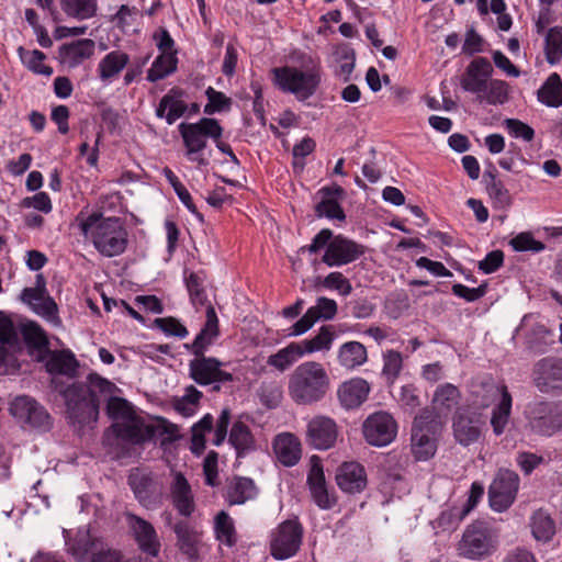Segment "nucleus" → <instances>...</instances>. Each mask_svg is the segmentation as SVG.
<instances>
[{
  "label": "nucleus",
  "instance_id": "nucleus-1",
  "mask_svg": "<svg viewBox=\"0 0 562 562\" xmlns=\"http://www.w3.org/2000/svg\"><path fill=\"white\" fill-rule=\"evenodd\" d=\"M76 222L81 234L91 240L101 256L112 258L127 249L128 232L122 218L103 217L99 212L85 216L81 212L77 215Z\"/></svg>",
  "mask_w": 562,
  "mask_h": 562
},
{
  "label": "nucleus",
  "instance_id": "nucleus-2",
  "mask_svg": "<svg viewBox=\"0 0 562 562\" xmlns=\"http://www.w3.org/2000/svg\"><path fill=\"white\" fill-rule=\"evenodd\" d=\"M330 386V379L322 363L306 361L297 366L289 378V394L296 404L310 405L322 401Z\"/></svg>",
  "mask_w": 562,
  "mask_h": 562
},
{
  "label": "nucleus",
  "instance_id": "nucleus-3",
  "mask_svg": "<svg viewBox=\"0 0 562 562\" xmlns=\"http://www.w3.org/2000/svg\"><path fill=\"white\" fill-rule=\"evenodd\" d=\"M52 383L65 401L66 415L72 426L82 429L86 426L97 423L100 407L95 400H92L91 396L89 397L86 384L77 382L64 386L58 378H53Z\"/></svg>",
  "mask_w": 562,
  "mask_h": 562
},
{
  "label": "nucleus",
  "instance_id": "nucleus-4",
  "mask_svg": "<svg viewBox=\"0 0 562 562\" xmlns=\"http://www.w3.org/2000/svg\"><path fill=\"white\" fill-rule=\"evenodd\" d=\"M178 130L186 148V157L199 166H207L209 159L203 151L207 145V138L218 140L222 137L223 127L218 121L202 117L196 123H180Z\"/></svg>",
  "mask_w": 562,
  "mask_h": 562
},
{
  "label": "nucleus",
  "instance_id": "nucleus-5",
  "mask_svg": "<svg viewBox=\"0 0 562 562\" xmlns=\"http://www.w3.org/2000/svg\"><path fill=\"white\" fill-rule=\"evenodd\" d=\"M273 83L281 91L292 93L299 101H305L315 94L321 81L322 70L313 65L306 70L296 67H276L271 69Z\"/></svg>",
  "mask_w": 562,
  "mask_h": 562
},
{
  "label": "nucleus",
  "instance_id": "nucleus-6",
  "mask_svg": "<svg viewBox=\"0 0 562 562\" xmlns=\"http://www.w3.org/2000/svg\"><path fill=\"white\" fill-rule=\"evenodd\" d=\"M498 548V533L488 522L475 520L464 529L458 542V555L469 560H484Z\"/></svg>",
  "mask_w": 562,
  "mask_h": 562
},
{
  "label": "nucleus",
  "instance_id": "nucleus-7",
  "mask_svg": "<svg viewBox=\"0 0 562 562\" xmlns=\"http://www.w3.org/2000/svg\"><path fill=\"white\" fill-rule=\"evenodd\" d=\"M526 419L533 434L550 437L562 430V402H532L527 406Z\"/></svg>",
  "mask_w": 562,
  "mask_h": 562
},
{
  "label": "nucleus",
  "instance_id": "nucleus-8",
  "mask_svg": "<svg viewBox=\"0 0 562 562\" xmlns=\"http://www.w3.org/2000/svg\"><path fill=\"white\" fill-rule=\"evenodd\" d=\"M436 417L429 411H424L414 419L412 427V452L416 460L426 461L432 458L437 450Z\"/></svg>",
  "mask_w": 562,
  "mask_h": 562
},
{
  "label": "nucleus",
  "instance_id": "nucleus-9",
  "mask_svg": "<svg viewBox=\"0 0 562 562\" xmlns=\"http://www.w3.org/2000/svg\"><path fill=\"white\" fill-rule=\"evenodd\" d=\"M303 527L297 519L282 521L271 533L270 553L277 560L294 557L302 544Z\"/></svg>",
  "mask_w": 562,
  "mask_h": 562
},
{
  "label": "nucleus",
  "instance_id": "nucleus-10",
  "mask_svg": "<svg viewBox=\"0 0 562 562\" xmlns=\"http://www.w3.org/2000/svg\"><path fill=\"white\" fill-rule=\"evenodd\" d=\"M485 426L482 413L472 407H459L452 417V435L460 446L469 447L476 443Z\"/></svg>",
  "mask_w": 562,
  "mask_h": 562
},
{
  "label": "nucleus",
  "instance_id": "nucleus-11",
  "mask_svg": "<svg viewBox=\"0 0 562 562\" xmlns=\"http://www.w3.org/2000/svg\"><path fill=\"white\" fill-rule=\"evenodd\" d=\"M520 479L515 471L499 469L488 487V502L493 510L503 513L515 502Z\"/></svg>",
  "mask_w": 562,
  "mask_h": 562
},
{
  "label": "nucleus",
  "instance_id": "nucleus-12",
  "mask_svg": "<svg viewBox=\"0 0 562 562\" xmlns=\"http://www.w3.org/2000/svg\"><path fill=\"white\" fill-rule=\"evenodd\" d=\"M128 485L135 498L145 508H155L161 503L164 484L156 475L139 469L131 471Z\"/></svg>",
  "mask_w": 562,
  "mask_h": 562
},
{
  "label": "nucleus",
  "instance_id": "nucleus-13",
  "mask_svg": "<svg viewBox=\"0 0 562 562\" xmlns=\"http://www.w3.org/2000/svg\"><path fill=\"white\" fill-rule=\"evenodd\" d=\"M366 441L375 447L390 445L397 435V423L386 412H375L367 417L362 425Z\"/></svg>",
  "mask_w": 562,
  "mask_h": 562
},
{
  "label": "nucleus",
  "instance_id": "nucleus-14",
  "mask_svg": "<svg viewBox=\"0 0 562 562\" xmlns=\"http://www.w3.org/2000/svg\"><path fill=\"white\" fill-rule=\"evenodd\" d=\"M531 378L541 393L562 392V358L540 359L532 368Z\"/></svg>",
  "mask_w": 562,
  "mask_h": 562
},
{
  "label": "nucleus",
  "instance_id": "nucleus-15",
  "mask_svg": "<svg viewBox=\"0 0 562 562\" xmlns=\"http://www.w3.org/2000/svg\"><path fill=\"white\" fill-rule=\"evenodd\" d=\"M223 362L213 357H194L189 363L190 378L199 385L205 386L213 383L232 382L233 374L223 371Z\"/></svg>",
  "mask_w": 562,
  "mask_h": 562
},
{
  "label": "nucleus",
  "instance_id": "nucleus-16",
  "mask_svg": "<svg viewBox=\"0 0 562 562\" xmlns=\"http://www.w3.org/2000/svg\"><path fill=\"white\" fill-rule=\"evenodd\" d=\"M364 246L342 235L335 236L328 244L322 261L328 267H341L359 259Z\"/></svg>",
  "mask_w": 562,
  "mask_h": 562
},
{
  "label": "nucleus",
  "instance_id": "nucleus-17",
  "mask_svg": "<svg viewBox=\"0 0 562 562\" xmlns=\"http://www.w3.org/2000/svg\"><path fill=\"white\" fill-rule=\"evenodd\" d=\"M116 439L123 443L142 445L156 436V425L145 423L144 418L135 415L124 422L111 426Z\"/></svg>",
  "mask_w": 562,
  "mask_h": 562
},
{
  "label": "nucleus",
  "instance_id": "nucleus-18",
  "mask_svg": "<svg viewBox=\"0 0 562 562\" xmlns=\"http://www.w3.org/2000/svg\"><path fill=\"white\" fill-rule=\"evenodd\" d=\"M10 413L20 422L35 428L46 429L50 425V416L46 409L26 395L13 400Z\"/></svg>",
  "mask_w": 562,
  "mask_h": 562
},
{
  "label": "nucleus",
  "instance_id": "nucleus-19",
  "mask_svg": "<svg viewBox=\"0 0 562 562\" xmlns=\"http://www.w3.org/2000/svg\"><path fill=\"white\" fill-rule=\"evenodd\" d=\"M338 437V427L334 419L316 416L307 424L306 442L316 450L330 449Z\"/></svg>",
  "mask_w": 562,
  "mask_h": 562
},
{
  "label": "nucleus",
  "instance_id": "nucleus-20",
  "mask_svg": "<svg viewBox=\"0 0 562 562\" xmlns=\"http://www.w3.org/2000/svg\"><path fill=\"white\" fill-rule=\"evenodd\" d=\"M493 74V66L485 57L474 58L461 78L464 91L480 95L487 89V80Z\"/></svg>",
  "mask_w": 562,
  "mask_h": 562
},
{
  "label": "nucleus",
  "instance_id": "nucleus-21",
  "mask_svg": "<svg viewBox=\"0 0 562 562\" xmlns=\"http://www.w3.org/2000/svg\"><path fill=\"white\" fill-rule=\"evenodd\" d=\"M127 521L139 549L150 557H157L161 544L154 526L135 514H127Z\"/></svg>",
  "mask_w": 562,
  "mask_h": 562
},
{
  "label": "nucleus",
  "instance_id": "nucleus-22",
  "mask_svg": "<svg viewBox=\"0 0 562 562\" xmlns=\"http://www.w3.org/2000/svg\"><path fill=\"white\" fill-rule=\"evenodd\" d=\"M322 200L315 205L317 217H327L329 220L345 221L346 214L338 200L345 196V190L339 184L323 187L317 192Z\"/></svg>",
  "mask_w": 562,
  "mask_h": 562
},
{
  "label": "nucleus",
  "instance_id": "nucleus-23",
  "mask_svg": "<svg viewBox=\"0 0 562 562\" xmlns=\"http://www.w3.org/2000/svg\"><path fill=\"white\" fill-rule=\"evenodd\" d=\"M336 481L339 488L348 494L361 493L368 484L364 467L355 461L344 462L338 468Z\"/></svg>",
  "mask_w": 562,
  "mask_h": 562
},
{
  "label": "nucleus",
  "instance_id": "nucleus-24",
  "mask_svg": "<svg viewBox=\"0 0 562 562\" xmlns=\"http://www.w3.org/2000/svg\"><path fill=\"white\" fill-rule=\"evenodd\" d=\"M108 544L89 530L79 531L69 547V551L78 562H94Z\"/></svg>",
  "mask_w": 562,
  "mask_h": 562
},
{
  "label": "nucleus",
  "instance_id": "nucleus-25",
  "mask_svg": "<svg viewBox=\"0 0 562 562\" xmlns=\"http://www.w3.org/2000/svg\"><path fill=\"white\" fill-rule=\"evenodd\" d=\"M172 530L177 537L179 551L190 561L199 559V547L202 542V532L196 530L187 520H178L173 524Z\"/></svg>",
  "mask_w": 562,
  "mask_h": 562
},
{
  "label": "nucleus",
  "instance_id": "nucleus-26",
  "mask_svg": "<svg viewBox=\"0 0 562 562\" xmlns=\"http://www.w3.org/2000/svg\"><path fill=\"white\" fill-rule=\"evenodd\" d=\"M220 335L218 318L213 305L206 308V322L191 345H186L187 349L194 357L205 356L206 350Z\"/></svg>",
  "mask_w": 562,
  "mask_h": 562
},
{
  "label": "nucleus",
  "instance_id": "nucleus-27",
  "mask_svg": "<svg viewBox=\"0 0 562 562\" xmlns=\"http://www.w3.org/2000/svg\"><path fill=\"white\" fill-rule=\"evenodd\" d=\"M369 383L361 378H353L344 382L337 391L340 404L347 409L359 407L368 398Z\"/></svg>",
  "mask_w": 562,
  "mask_h": 562
},
{
  "label": "nucleus",
  "instance_id": "nucleus-28",
  "mask_svg": "<svg viewBox=\"0 0 562 562\" xmlns=\"http://www.w3.org/2000/svg\"><path fill=\"white\" fill-rule=\"evenodd\" d=\"M171 501L175 508L181 516L190 517L194 512L195 505L191 486L184 475L180 472L175 474L170 486Z\"/></svg>",
  "mask_w": 562,
  "mask_h": 562
},
{
  "label": "nucleus",
  "instance_id": "nucleus-29",
  "mask_svg": "<svg viewBox=\"0 0 562 562\" xmlns=\"http://www.w3.org/2000/svg\"><path fill=\"white\" fill-rule=\"evenodd\" d=\"M273 449L278 460L285 467H293L301 459V442L293 434L278 435L273 441Z\"/></svg>",
  "mask_w": 562,
  "mask_h": 562
},
{
  "label": "nucleus",
  "instance_id": "nucleus-30",
  "mask_svg": "<svg viewBox=\"0 0 562 562\" xmlns=\"http://www.w3.org/2000/svg\"><path fill=\"white\" fill-rule=\"evenodd\" d=\"M95 44L90 38L78 40L59 47V57L69 67H76L94 53Z\"/></svg>",
  "mask_w": 562,
  "mask_h": 562
},
{
  "label": "nucleus",
  "instance_id": "nucleus-31",
  "mask_svg": "<svg viewBox=\"0 0 562 562\" xmlns=\"http://www.w3.org/2000/svg\"><path fill=\"white\" fill-rule=\"evenodd\" d=\"M258 487L254 480L246 476H235L227 486L226 501L229 505H243L255 499Z\"/></svg>",
  "mask_w": 562,
  "mask_h": 562
},
{
  "label": "nucleus",
  "instance_id": "nucleus-32",
  "mask_svg": "<svg viewBox=\"0 0 562 562\" xmlns=\"http://www.w3.org/2000/svg\"><path fill=\"white\" fill-rule=\"evenodd\" d=\"M505 384H497L493 378L485 376L472 384L474 402L482 408L490 407L498 396H503Z\"/></svg>",
  "mask_w": 562,
  "mask_h": 562
},
{
  "label": "nucleus",
  "instance_id": "nucleus-33",
  "mask_svg": "<svg viewBox=\"0 0 562 562\" xmlns=\"http://www.w3.org/2000/svg\"><path fill=\"white\" fill-rule=\"evenodd\" d=\"M78 368L79 361L69 349L52 352L46 362V370L50 374H61L71 379L77 376Z\"/></svg>",
  "mask_w": 562,
  "mask_h": 562
},
{
  "label": "nucleus",
  "instance_id": "nucleus-34",
  "mask_svg": "<svg viewBox=\"0 0 562 562\" xmlns=\"http://www.w3.org/2000/svg\"><path fill=\"white\" fill-rule=\"evenodd\" d=\"M337 360L342 368L355 370L368 361L367 348L359 341H347L339 347Z\"/></svg>",
  "mask_w": 562,
  "mask_h": 562
},
{
  "label": "nucleus",
  "instance_id": "nucleus-35",
  "mask_svg": "<svg viewBox=\"0 0 562 562\" xmlns=\"http://www.w3.org/2000/svg\"><path fill=\"white\" fill-rule=\"evenodd\" d=\"M18 342L19 337L12 319L0 311V368L8 366L12 358L7 347H15Z\"/></svg>",
  "mask_w": 562,
  "mask_h": 562
},
{
  "label": "nucleus",
  "instance_id": "nucleus-36",
  "mask_svg": "<svg viewBox=\"0 0 562 562\" xmlns=\"http://www.w3.org/2000/svg\"><path fill=\"white\" fill-rule=\"evenodd\" d=\"M228 442L236 450L237 458H244L256 449V441L250 428L243 422L233 424L228 436Z\"/></svg>",
  "mask_w": 562,
  "mask_h": 562
},
{
  "label": "nucleus",
  "instance_id": "nucleus-37",
  "mask_svg": "<svg viewBox=\"0 0 562 562\" xmlns=\"http://www.w3.org/2000/svg\"><path fill=\"white\" fill-rule=\"evenodd\" d=\"M483 179L486 184L488 196L493 201L494 207L498 210H505L509 207L513 203L512 195L503 181L496 178L495 172L486 170L483 175Z\"/></svg>",
  "mask_w": 562,
  "mask_h": 562
},
{
  "label": "nucleus",
  "instance_id": "nucleus-38",
  "mask_svg": "<svg viewBox=\"0 0 562 562\" xmlns=\"http://www.w3.org/2000/svg\"><path fill=\"white\" fill-rule=\"evenodd\" d=\"M513 397L508 389H504V393L499 402L494 406L491 414V426L495 436H501L509 423L512 415Z\"/></svg>",
  "mask_w": 562,
  "mask_h": 562
},
{
  "label": "nucleus",
  "instance_id": "nucleus-39",
  "mask_svg": "<svg viewBox=\"0 0 562 562\" xmlns=\"http://www.w3.org/2000/svg\"><path fill=\"white\" fill-rule=\"evenodd\" d=\"M538 100L550 108L562 105V80L561 77L551 74L537 92Z\"/></svg>",
  "mask_w": 562,
  "mask_h": 562
},
{
  "label": "nucleus",
  "instance_id": "nucleus-40",
  "mask_svg": "<svg viewBox=\"0 0 562 562\" xmlns=\"http://www.w3.org/2000/svg\"><path fill=\"white\" fill-rule=\"evenodd\" d=\"M130 57L121 50L106 54L99 63L98 70L101 80L106 81L120 74L128 64Z\"/></svg>",
  "mask_w": 562,
  "mask_h": 562
},
{
  "label": "nucleus",
  "instance_id": "nucleus-41",
  "mask_svg": "<svg viewBox=\"0 0 562 562\" xmlns=\"http://www.w3.org/2000/svg\"><path fill=\"white\" fill-rule=\"evenodd\" d=\"M215 539L228 548L237 543V532L232 517L225 510H221L214 518Z\"/></svg>",
  "mask_w": 562,
  "mask_h": 562
},
{
  "label": "nucleus",
  "instance_id": "nucleus-42",
  "mask_svg": "<svg viewBox=\"0 0 562 562\" xmlns=\"http://www.w3.org/2000/svg\"><path fill=\"white\" fill-rule=\"evenodd\" d=\"M301 357H303V351L300 345L297 342H291L276 353L270 355L267 359V364L280 372H284Z\"/></svg>",
  "mask_w": 562,
  "mask_h": 562
},
{
  "label": "nucleus",
  "instance_id": "nucleus-43",
  "mask_svg": "<svg viewBox=\"0 0 562 562\" xmlns=\"http://www.w3.org/2000/svg\"><path fill=\"white\" fill-rule=\"evenodd\" d=\"M531 532L536 540L548 542L555 533V522L542 508L536 510L530 521Z\"/></svg>",
  "mask_w": 562,
  "mask_h": 562
},
{
  "label": "nucleus",
  "instance_id": "nucleus-44",
  "mask_svg": "<svg viewBox=\"0 0 562 562\" xmlns=\"http://www.w3.org/2000/svg\"><path fill=\"white\" fill-rule=\"evenodd\" d=\"M335 339V333L330 325H324L319 328L318 333L310 338L297 342L303 351V356L306 353H313L317 351H327L331 348Z\"/></svg>",
  "mask_w": 562,
  "mask_h": 562
},
{
  "label": "nucleus",
  "instance_id": "nucleus-45",
  "mask_svg": "<svg viewBox=\"0 0 562 562\" xmlns=\"http://www.w3.org/2000/svg\"><path fill=\"white\" fill-rule=\"evenodd\" d=\"M178 58L175 54H160L147 71V80L156 82L177 70Z\"/></svg>",
  "mask_w": 562,
  "mask_h": 562
},
{
  "label": "nucleus",
  "instance_id": "nucleus-46",
  "mask_svg": "<svg viewBox=\"0 0 562 562\" xmlns=\"http://www.w3.org/2000/svg\"><path fill=\"white\" fill-rule=\"evenodd\" d=\"M460 400V392L457 386L447 383L439 386L434 395V405L440 414H446L456 407Z\"/></svg>",
  "mask_w": 562,
  "mask_h": 562
},
{
  "label": "nucleus",
  "instance_id": "nucleus-47",
  "mask_svg": "<svg viewBox=\"0 0 562 562\" xmlns=\"http://www.w3.org/2000/svg\"><path fill=\"white\" fill-rule=\"evenodd\" d=\"M214 418L211 414H205L191 428V450L195 454H201L205 449V434L213 429Z\"/></svg>",
  "mask_w": 562,
  "mask_h": 562
},
{
  "label": "nucleus",
  "instance_id": "nucleus-48",
  "mask_svg": "<svg viewBox=\"0 0 562 562\" xmlns=\"http://www.w3.org/2000/svg\"><path fill=\"white\" fill-rule=\"evenodd\" d=\"M18 54L22 63L34 74L49 77L53 68L43 64L45 54L38 49L27 50L23 46L18 48Z\"/></svg>",
  "mask_w": 562,
  "mask_h": 562
},
{
  "label": "nucleus",
  "instance_id": "nucleus-49",
  "mask_svg": "<svg viewBox=\"0 0 562 562\" xmlns=\"http://www.w3.org/2000/svg\"><path fill=\"white\" fill-rule=\"evenodd\" d=\"M187 290L190 295L191 303L194 306H209L212 305L207 299L204 288V279L196 272H190L184 276Z\"/></svg>",
  "mask_w": 562,
  "mask_h": 562
},
{
  "label": "nucleus",
  "instance_id": "nucleus-50",
  "mask_svg": "<svg viewBox=\"0 0 562 562\" xmlns=\"http://www.w3.org/2000/svg\"><path fill=\"white\" fill-rule=\"evenodd\" d=\"M509 99L508 83L504 80L494 79L487 81V89L477 95L480 102L485 101L488 104H504Z\"/></svg>",
  "mask_w": 562,
  "mask_h": 562
},
{
  "label": "nucleus",
  "instance_id": "nucleus-51",
  "mask_svg": "<svg viewBox=\"0 0 562 562\" xmlns=\"http://www.w3.org/2000/svg\"><path fill=\"white\" fill-rule=\"evenodd\" d=\"M544 52L550 65L562 59V26L551 27L544 38Z\"/></svg>",
  "mask_w": 562,
  "mask_h": 562
},
{
  "label": "nucleus",
  "instance_id": "nucleus-52",
  "mask_svg": "<svg viewBox=\"0 0 562 562\" xmlns=\"http://www.w3.org/2000/svg\"><path fill=\"white\" fill-rule=\"evenodd\" d=\"M64 12L72 18L86 20L95 14V0H61Z\"/></svg>",
  "mask_w": 562,
  "mask_h": 562
},
{
  "label": "nucleus",
  "instance_id": "nucleus-53",
  "mask_svg": "<svg viewBox=\"0 0 562 562\" xmlns=\"http://www.w3.org/2000/svg\"><path fill=\"white\" fill-rule=\"evenodd\" d=\"M106 414L115 423L127 420L137 415L127 400L117 396H110L108 398Z\"/></svg>",
  "mask_w": 562,
  "mask_h": 562
},
{
  "label": "nucleus",
  "instance_id": "nucleus-54",
  "mask_svg": "<svg viewBox=\"0 0 562 562\" xmlns=\"http://www.w3.org/2000/svg\"><path fill=\"white\" fill-rule=\"evenodd\" d=\"M86 390H88L89 396L91 395L92 400H95L100 407V396L103 395L108 398L113 396L112 393L115 390V384L105 378H102L98 373H90L88 375V385H86Z\"/></svg>",
  "mask_w": 562,
  "mask_h": 562
},
{
  "label": "nucleus",
  "instance_id": "nucleus-55",
  "mask_svg": "<svg viewBox=\"0 0 562 562\" xmlns=\"http://www.w3.org/2000/svg\"><path fill=\"white\" fill-rule=\"evenodd\" d=\"M22 335L25 344L30 348L43 350L48 347V338L45 330L35 322H29L22 328Z\"/></svg>",
  "mask_w": 562,
  "mask_h": 562
},
{
  "label": "nucleus",
  "instance_id": "nucleus-56",
  "mask_svg": "<svg viewBox=\"0 0 562 562\" xmlns=\"http://www.w3.org/2000/svg\"><path fill=\"white\" fill-rule=\"evenodd\" d=\"M207 103L204 105L203 112L207 115L220 112H228L232 108L233 101L225 93L209 87L205 90Z\"/></svg>",
  "mask_w": 562,
  "mask_h": 562
},
{
  "label": "nucleus",
  "instance_id": "nucleus-57",
  "mask_svg": "<svg viewBox=\"0 0 562 562\" xmlns=\"http://www.w3.org/2000/svg\"><path fill=\"white\" fill-rule=\"evenodd\" d=\"M403 368V358L396 350H387L383 353L382 375L386 382L392 384Z\"/></svg>",
  "mask_w": 562,
  "mask_h": 562
},
{
  "label": "nucleus",
  "instance_id": "nucleus-58",
  "mask_svg": "<svg viewBox=\"0 0 562 562\" xmlns=\"http://www.w3.org/2000/svg\"><path fill=\"white\" fill-rule=\"evenodd\" d=\"M468 515L462 506H451L440 513L437 518L438 527L442 530H454Z\"/></svg>",
  "mask_w": 562,
  "mask_h": 562
},
{
  "label": "nucleus",
  "instance_id": "nucleus-59",
  "mask_svg": "<svg viewBox=\"0 0 562 562\" xmlns=\"http://www.w3.org/2000/svg\"><path fill=\"white\" fill-rule=\"evenodd\" d=\"M515 251H532L540 252L546 248V245L533 238L531 233H520L509 241Z\"/></svg>",
  "mask_w": 562,
  "mask_h": 562
},
{
  "label": "nucleus",
  "instance_id": "nucleus-60",
  "mask_svg": "<svg viewBox=\"0 0 562 562\" xmlns=\"http://www.w3.org/2000/svg\"><path fill=\"white\" fill-rule=\"evenodd\" d=\"M47 295L46 281L43 274L36 276L35 286L25 288L21 293V301L33 308V304L41 302Z\"/></svg>",
  "mask_w": 562,
  "mask_h": 562
},
{
  "label": "nucleus",
  "instance_id": "nucleus-61",
  "mask_svg": "<svg viewBox=\"0 0 562 562\" xmlns=\"http://www.w3.org/2000/svg\"><path fill=\"white\" fill-rule=\"evenodd\" d=\"M316 148V143L311 137H304L300 143L295 144L292 149L293 168L302 171L305 167L304 158L311 155Z\"/></svg>",
  "mask_w": 562,
  "mask_h": 562
},
{
  "label": "nucleus",
  "instance_id": "nucleus-62",
  "mask_svg": "<svg viewBox=\"0 0 562 562\" xmlns=\"http://www.w3.org/2000/svg\"><path fill=\"white\" fill-rule=\"evenodd\" d=\"M282 389L276 382H263L259 389L261 403L268 408H274L282 400Z\"/></svg>",
  "mask_w": 562,
  "mask_h": 562
},
{
  "label": "nucleus",
  "instance_id": "nucleus-63",
  "mask_svg": "<svg viewBox=\"0 0 562 562\" xmlns=\"http://www.w3.org/2000/svg\"><path fill=\"white\" fill-rule=\"evenodd\" d=\"M37 315L46 318L47 321L59 324L60 319L58 317V306L55 300L46 295L41 302L33 304L32 308Z\"/></svg>",
  "mask_w": 562,
  "mask_h": 562
},
{
  "label": "nucleus",
  "instance_id": "nucleus-64",
  "mask_svg": "<svg viewBox=\"0 0 562 562\" xmlns=\"http://www.w3.org/2000/svg\"><path fill=\"white\" fill-rule=\"evenodd\" d=\"M323 286L337 290L341 295H349L352 291L350 281L341 272H330L322 282Z\"/></svg>",
  "mask_w": 562,
  "mask_h": 562
}]
</instances>
